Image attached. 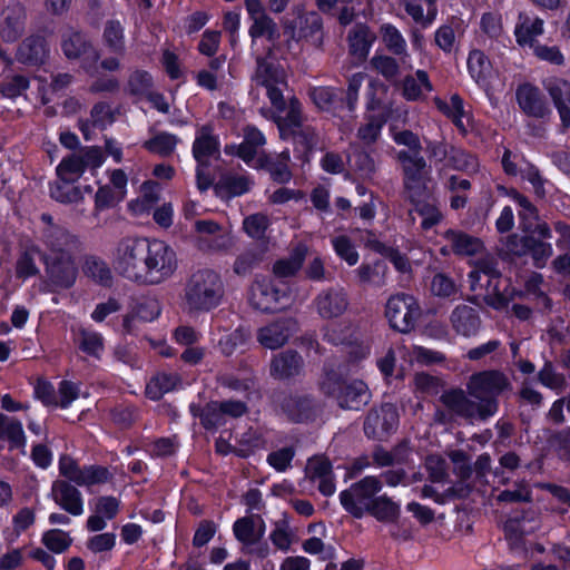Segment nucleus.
Masks as SVG:
<instances>
[{
    "instance_id": "864d4df0",
    "label": "nucleus",
    "mask_w": 570,
    "mask_h": 570,
    "mask_svg": "<svg viewBox=\"0 0 570 570\" xmlns=\"http://www.w3.org/2000/svg\"><path fill=\"white\" fill-rule=\"evenodd\" d=\"M190 411L195 416L200 417L203 426L207 430L219 428L226 423L222 406L216 401L208 403L202 410L193 404L190 405Z\"/></svg>"
},
{
    "instance_id": "6e6d98bb",
    "label": "nucleus",
    "mask_w": 570,
    "mask_h": 570,
    "mask_svg": "<svg viewBox=\"0 0 570 570\" xmlns=\"http://www.w3.org/2000/svg\"><path fill=\"white\" fill-rule=\"evenodd\" d=\"M372 68L386 80H395L401 73L402 62L387 55H375L370 61Z\"/></svg>"
},
{
    "instance_id": "5fc2aeb1",
    "label": "nucleus",
    "mask_w": 570,
    "mask_h": 570,
    "mask_svg": "<svg viewBox=\"0 0 570 570\" xmlns=\"http://www.w3.org/2000/svg\"><path fill=\"white\" fill-rule=\"evenodd\" d=\"M83 272L88 277L104 286H109L111 284V269L105 261L98 257H88L85 262Z\"/></svg>"
},
{
    "instance_id": "1a4fd4ad",
    "label": "nucleus",
    "mask_w": 570,
    "mask_h": 570,
    "mask_svg": "<svg viewBox=\"0 0 570 570\" xmlns=\"http://www.w3.org/2000/svg\"><path fill=\"white\" fill-rule=\"evenodd\" d=\"M256 70L253 80L266 89V95L276 111L285 109L283 91L287 87L285 70L268 57L256 59Z\"/></svg>"
},
{
    "instance_id": "cd10ccee",
    "label": "nucleus",
    "mask_w": 570,
    "mask_h": 570,
    "mask_svg": "<svg viewBox=\"0 0 570 570\" xmlns=\"http://www.w3.org/2000/svg\"><path fill=\"white\" fill-rule=\"evenodd\" d=\"M303 368L302 356L294 351H285L273 356L269 374L274 379L284 380L298 375Z\"/></svg>"
},
{
    "instance_id": "3c124183",
    "label": "nucleus",
    "mask_w": 570,
    "mask_h": 570,
    "mask_svg": "<svg viewBox=\"0 0 570 570\" xmlns=\"http://www.w3.org/2000/svg\"><path fill=\"white\" fill-rule=\"evenodd\" d=\"M478 166V160L473 155L455 146H450L448 160L439 168V171L441 173L444 168H451L453 170L473 173L476 171Z\"/></svg>"
},
{
    "instance_id": "7c9ffc66",
    "label": "nucleus",
    "mask_w": 570,
    "mask_h": 570,
    "mask_svg": "<svg viewBox=\"0 0 570 570\" xmlns=\"http://www.w3.org/2000/svg\"><path fill=\"white\" fill-rule=\"evenodd\" d=\"M282 410L289 420L294 422H304L314 417L316 413V405L311 397L295 394L283 400Z\"/></svg>"
},
{
    "instance_id": "393cba45",
    "label": "nucleus",
    "mask_w": 570,
    "mask_h": 570,
    "mask_svg": "<svg viewBox=\"0 0 570 570\" xmlns=\"http://www.w3.org/2000/svg\"><path fill=\"white\" fill-rule=\"evenodd\" d=\"M307 474L324 497H331L336 491L335 476L330 460L325 456H315L307 462Z\"/></svg>"
},
{
    "instance_id": "473e14b6",
    "label": "nucleus",
    "mask_w": 570,
    "mask_h": 570,
    "mask_svg": "<svg viewBox=\"0 0 570 570\" xmlns=\"http://www.w3.org/2000/svg\"><path fill=\"white\" fill-rule=\"evenodd\" d=\"M435 104L444 115L451 118L462 134H466L472 128L471 117L465 112L463 100L459 95L451 96L449 101L436 99Z\"/></svg>"
},
{
    "instance_id": "4d7b16f0",
    "label": "nucleus",
    "mask_w": 570,
    "mask_h": 570,
    "mask_svg": "<svg viewBox=\"0 0 570 570\" xmlns=\"http://www.w3.org/2000/svg\"><path fill=\"white\" fill-rule=\"evenodd\" d=\"M263 261V252L258 248L247 249L239 254L233 265V271L238 276H247Z\"/></svg>"
},
{
    "instance_id": "6e6552de",
    "label": "nucleus",
    "mask_w": 570,
    "mask_h": 570,
    "mask_svg": "<svg viewBox=\"0 0 570 570\" xmlns=\"http://www.w3.org/2000/svg\"><path fill=\"white\" fill-rule=\"evenodd\" d=\"M382 488V481L377 476H365L342 491L340 502L346 512L356 519H361L366 514Z\"/></svg>"
},
{
    "instance_id": "a211bd4d",
    "label": "nucleus",
    "mask_w": 570,
    "mask_h": 570,
    "mask_svg": "<svg viewBox=\"0 0 570 570\" xmlns=\"http://www.w3.org/2000/svg\"><path fill=\"white\" fill-rule=\"evenodd\" d=\"M397 425V410L393 404L386 403L368 412L364 422V432L368 438L382 439L395 431Z\"/></svg>"
},
{
    "instance_id": "72a5a7b5",
    "label": "nucleus",
    "mask_w": 570,
    "mask_h": 570,
    "mask_svg": "<svg viewBox=\"0 0 570 570\" xmlns=\"http://www.w3.org/2000/svg\"><path fill=\"white\" fill-rule=\"evenodd\" d=\"M375 35L364 24L354 26L348 32L350 53L358 60H365L375 41Z\"/></svg>"
},
{
    "instance_id": "338daca9",
    "label": "nucleus",
    "mask_w": 570,
    "mask_h": 570,
    "mask_svg": "<svg viewBox=\"0 0 570 570\" xmlns=\"http://www.w3.org/2000/svg\"><path fill=\"white\" fill-rule=\"evenodd\" d=\"M308 95L314 105L321 110L331 111L336 106L337 91L332 87H313Z\"/></svg>"
},
{
    "instance_id": "58836bf2",
    "label": "nucleus",
    "mask_w": 570,
    "mask_h": 570,
    "mask_svg": "<svg viewBox=\"0 0 570 570\" xmlns=\"http://www.w3.org/2000/svg\"><path fill=\"white\" fill-rule=\"evenodd\" d=\"M102 43L115 55H124L126 51L125 27L117 19H109L102 29Z\"/></svg>"
},
{
    "instance_id": "e2e57ef3",
    "label": "nucleus",
    "mask_w": 570,
    "mask_h": 570,
    "mask_svg": "<svg viewBox=\"0 0 570 570\" xmlns=\"http://www.w3.org/2000/svg\"><path fill=\"white\" fill-rule=\"evenodd\" d=\"M30 81L26 76L12 75L4 77L0 82V94L4 98L16 99L29 88Z\"/></svg>"
},
{
    "instance_id": "13d9d810",
    "label": "nucleus",
    "mask_w": 570,
    "mask_h": 570,
    "mask_svg": "<svg viewBox=\"0 0 570 570\" xmlns=\"http://www.w3.org/2000/svg\"><path fill=\"white\" fill-rule=\"evenodd\" d=\"M353 326L350 322L334 323L324 327V340L333 345H345L353 341Z\"/></svg>"
},
{
    "instance_id": "a878e982",
    "label": "nucleus",
    "mask_w": 570,
    "mask_h": 570,
    "mask_svg": "<svg viewBox=\"0 0 570 570\" xmlns=\"http://www.w3.org/2000/svg\"><path fill=\"white\" fill-rule=\"evenodd\" d=\"M452 330L464 337L478 334L481 327V318L478 311L469 305L460 304L450 314Z\"/></svg>"
},
{
    "instance_id": "49530a36",
    "label": "nucleus",
    "mask_w": 570,
    "mask_h": 570,
    "mask_svg": "<svg viewBox=\"0 0 570 570\" xmlns=\"http://www.w3.org/2000/svg\"><path fill=\"white\" fill-rule=\"evenodd\" d=\"M509 196L519 207L518 216L520 218L521 228L524 232H531L534 227V224L539 220V213L537 207L527 196L520 194L515 189H512L509 193Z\"/></svg>"
},
{
    "instance_id": "0e129e2a",
    "label": "nucleus",
    "mask_w": 570,
    "mask_h": 570,
    "mask_svg": "<svg viewBox=\"0 0 570 570\" xmlns=\"http://www.w3.org/2000/svg\"><path fill=\"white\" fill-rule=\"evenodd\" d=\"M40 250L37 246L32 245L28 247L18 258L16 264V274L17 277L27 279L29 277L36 276L39 273V268L36 265L35 256L39 254Z\"/></svg>"
},
{
    "instance_id": "69168bd1",
    "label": "nucleus",
    "mask_w": 570,
    "mask_h": 570,
    "mask_svg": "<svg viewBox=\"0 0 570 570\" xmlns=\"http://www.w3.org/2000/svg\"><path fill=\"white\" fill-rule=\"evenodd\" d=\"M249 36L253 40L261 37H266L269 41L274 42L278 39V28L275 21L267 14L253 20L249 28Z\"/></svg>"
},
{
    "instance_id": "4be33fe9",
    "label": "nucleus",
    "mask_w": 570,
    "mask_h": 570,
    "mask_svg": "<svg viewBox=\"0 0 570 570\" xmlns=\"http://www.w3.org/2000/svg\"><path fill=\"white\" fill-rule=\"evenodd\" d=\"M294 322L291 318H279L257 330V342L268 350L283 347L289 340Z\"/></svg>"
},
{
    "instance_id": "5701e85b",
    "label": "nucleus",
    "mask_w": 570,
    "mask_h": 570,
    "mask_svg": "<svg viewBox=\"0 0 570 570\" xmlns=\"http://www.w3.org/2000/svg\"><path fill=\"white\" fill-rule=\"evenodd\" d=\"M561 120L562 130L570 128V82L562 78H550L543 83Z\"/></svg>"
},
{
    "instance_id": "9d476101",
    "label": "nucleus",
    "mask_w": 570,
    "mask_h": 570,
    "mask_svg": "<svg viewBox=\"0 0 570 570\" xmlns=\"http://www.w3.org/2000/svg\"><path fill=\"white\" fill-rule=\"evenodd\" d=\"M60 48L66 59L81 60L82 69L94 75L100 55L85 32L72 27L66 28L60 36Z\"/></svg>"
},
{
    "instance_id": "423d86ee",
    "label": "nucleus",
    "mask_w": 570,
    "mask_h": 570,
    "mask_svg": "<svg viewBox=\"0 0 570 570\" xmlns=\"http://www.w3.org/2000/svg\"><path fill=\"white\" fill-rule=\"evenodd\" d=\"M441 402L453 414L470 421H487L495 415L499 410L498 401H474L469 394L460 389L444 392L441 395Z\"/></svg>"
},
{
    "instance_id": "603ef678",
    "label": "nucleus",
    "mask_w": 570,
    "mask_h": 570,
    "mask_svg": "<svg viewBox=\"0 0 570 570\" xmlns=\"http://www.w3.org/2000/svg\"><path fill=\"white\" fill-rule=\"evenodd\" d=\"M351 154L347 157L350 167L364 178H370L376 170L372 156L358 146L351 145Z\"/></svg>"
},
{
    "instance_id": "39448f33",
    "label": "nucleus",
    "mask_w": 570,
    "mask_h": 570,
    "mask_svg": "<svg viewBox=\"0 0 570 570\" xmlns=\"http://www.w3.org/2000/svg\"><path fill=\"white\" fill-rule=\"evenodd\" d=\"M321 389L326 395L334 397L342 409L357 411L371 399L370 390L363 381L346 382L334 372L325 375Z\"/></svg>"
},
{
    "instance_id": "9b49d317",
    "label": "nucleus",
    "mask_w": 570,
    "mask_h": 570,
    "mask_svg": "<svg viewBox=\"0 0 570 570\" xmlns=\"http://www.w3.org/2000/svg\"><path fill=\"white\" fill-rule=\"evenodd\" d=\"M248 301L257 311L274 313L288 304V287L267 277L257 276L249 287Z\"/></svg>"
},
{
    "instance_id": "774afa93",
    "label": "nucleus",
    "mask_w": 570,
    "mask_h": 570,
    "mask_svg": "<svg viewBox=\"0 0 570 570\" xmlns=\"http://www.w3.org/2000/svg\"><path fill=\"white\" fill-rule=\"evenodd\" d=\"M79 348L83 353L99 358L104 352V338L97 332L81 330L79 334Z\"/></svg>"
},
{
    "instance_id": "bf43d9fd",
    "label": "nucleus",
    "mask_w": 570,
    "mask_h": 570,
    "mask_svg": "<svg viewBox=\"0 0 570 570\" xmlns=\"http://www.w3.org/2000/svg\"><path fill=\"white\" fill-rule=\"evenodd\" d=\"M468 69L476 82H482L490 73L491 62L483 51L475 49L469 53Z\"/></svg>"
},
{
    "instance_id": "aec40b11",
    "label": "nucleus",
    "mask_w": 570,
    "mask_h": 570,
    "mask_svg": "<svg viewBox=\"0 0 570 570\" xmlns=\"http://www.w3.org/2000/svg\"><path fill=\"white\" fill-rule=\"evenodd\" d=\"M191 151L199 165H209L210 158L219 156L220 142L212 125H203L196 130Z\"/></svg>"
},
{
    "instance_id": "37998d69",
    "label": "nucleus",
    "mask_w": 570,
    "mask_h": 570,
    "mask_svg": "<svg viewBox=\"0 0 570 570\" xmlns=\"http://www.w3.org/2000/svg\"><path fill=\"white\" fill-rule=\"evenodd\" d=\"M401 513L400 504L393 501L386 494L377 495L375 501L371 504L366 514L372 515L380 522L392 523L395 522Z\"/></svg>"
},
{
    "instance_id": "bb28decb",
    "label": "nucleus",
    "mask_w": 570,
    "mask_h": 570,
    "mask_svg": "<svg viewBox=\"0 0 570 570\" xmlns=\"http://www.w3.org/2000/svg\"><path fill=\"white\" fill-rule=\"evenodd\" d=\"M277 112L273 119L277 125L281 138L289 139L295 129L304 126L302 105L295 97H292L288 102L285 101V109Z\"/></svg>"
},
{
    "instance_id": "8fccbe9b",
    "label": "nucleus",
    "mask_w": 570,
    "mask_h": 570,
    "mask_svg": "<svg viewBox=\"0 0 570 570\" xmlns=\"http://www.w3.org/2000/svg\"><path fill=\"white\" fill-rule=\"evenodd\" d=\"M267 446L266 432L262 429H248L242 434L239 439V448L236 450V455L247 458L258 450Z\"/></svg>"
},
{
    "instance_id": "6ab92c4d",
    "label": "nucleus",
    "mask_w": 570,
    "mask_h": 570,
    "mask_svg": "<svg viewBox=\"0 0 570 570\" xmlns=\"http://www.w3.org/2000/svg\"><path fill=\"white\" fill-rule=\"evenodd\" d=\"M51 500L65 512L72 517H79L83 513V497L78 485L71 484L68 480H55L51 483Z\"/></svg>"
},
{
    "instance_id": "f704fd0d",
    "label": "nucleus",
    "mask_w": 570,
    "mask_h": 570,
    "mask_svg": "<svg viewBox=\"0 0 570 570\" xmlns=\"http://www.w3.org/2000/svg\"><path fill=\"white\" fill-rule=\"evenodd\" d=\"M405 12L423 28L433 23L438 14L436 0H400Z\"/></svg>"
},
{
    "instance_id": "0eeeda50",
    "label": "nucleus",
    "mask_w": 570,
    "mask_h": 570,
    "mask_svg": "<svg viewBox=\"0 0 570 570\" xmlns=\"http://www.w3.org/2000/svg\"><path fill=\"white\" fill-rule=\"evenodd\" d=\"M58 471L60 476L58 480H68L71 484L87 489L105 484L112 479V473L108 468L98 464L80 465L69 454L59 456Z\"/></svg>"
},
{
    "instance_id": "de8ad7c7",
    "label": "nucleus",
    "mask_w": 570,
    "mask_h": 570,
    "mask_svg": "<svg viewBox=\"0 0 570 570\" xmlns=\"http://www.w3.org/2000/svg\"><path fill=\"white\" fill-rule=\"evenodd\" d=\"M233 531L236 539L246 547L254 546L264 535V523L256 528L255 521L252 518L244 517L235 521Z\"/></svg>"
},
{
    "instance_id": "c03bdc74",
    "label": "nucleus",
    "mask_w": 570,
    "mask_h": 570,
    "mask_svg": "<svg viewBox=\"0 0 570 570\" xmlns=\"http://www.w3.org/2000/svg\"><path fill=\"white\" fill-rule=\"evenodd\" d=\"M445 238L452 250L458 255L471 256L482 249V243L479 238L463 232L450 229L445 233Z\"/></svg>"
},
{
    "instance_id": "4468645a",
    "label": "nucleus",
    "mask_w": 570,
    "mask_h": 570,
    "mask_svg": "<svg viewBox=\"0 0 570 570\" xmlns=\"http://www.w3.org/2000/svg\"><path fill=\"white\" fill-rule=\"evenodd\" d=\"M296 16L284 24L285 33L295 41H308L315 48H322L323 32L322 19L314 11H304L297 9Z\"/></svg>"
},
{
    "instance_id": "20e7f679",
    "label": "nucleus",
    "mask_w": 570,
    "mask_h": 570,
    "mask_svg": "<svg viewBox=\"0 0 570 570\" xmlns=\"http://www.w3.org/2000/svg\"><path fill=\"white\" fill-rule=\"evenodd\" d=\"M42 227L39 240L45 246L42 256L80 255L83 244L80 237L55 222L48 213L40 215Z\"/></svg>"
},
{
    "instance_id": "09e8293b",
    "label": "nucleus",
    "mask_w": 570,
    "mask_h": 570,
    "mask_svg": "<svg viewBox=\"0 0 570 570\" xmlns=\"http://www.w3.org/2000/svg\"><path fill=\"white\" fill-rule=\"evenodd\" d=\"M179 382L176 373H158L146 385V395L153 401L160 400L164 394L173 391Z\"/></svg>"
},
{
    "instance_id": "c756f323",
    "label": "nucleus",
    "mask_w": 570,
    "mask_h": 570,
    "mask_svg": "<svg viewBox=\"0 0 570 570\" xmlns=\"http://www.w3.org/2000/svg\"><path fill=\"white\" fill-rule=\"evenodd\" d=\"M380 32L386 49L394 56L400 57L404 69L411 70L413 66L410 63L406 40L401 31L391 23H384L381 26Z\"/></svg>"
},
{
    "instance_id": "ea45409f",
    "label": "nucleus",
    "mask_w": 570,
    "mask_h": 570,
    "mask_svg": "<svg viewBox=\"0 0 570 570\" xmlns=\"http://www.w3.org/2000/svg\"><path fill=\"white\" fill-rule=\"evenodd\" d=\"M151 137L144 141L142 147L151 154L160 157H169L176 150L180 139L167 131L150 130Z\"/></svg>"
},
{
    "instance_id": "412c9836",
    "label": "nucleus",
    "mask_w": 570,
    "mask_h": 570,
    "mask_svg": "<svg viewBox=\"0 0 570 570\" xmlns=\"http://www.w3.org/2000/svg\"><path fill=\"white\" fill-rule=\"evenodd\" d=\"M244 140L239 145H227L225 153L236 155L247 165H250L257 157L259 150L266 144L264 134L253 125H247L243 129Z\"/></svg>"
},
{
    "instance_id": "f3484780",
    "label": "nucleus",
    "mask_w": 570,
    "mask_h": 570,
    "mask_svg": "<svg viewBox=\"0 0 570 570\" xmlns=\"http://www.w3.org/2000/svg\"><path fill=\"white\" fill-rule=\"evenodd\" d=\"M27 9L16 0L9 1L0 12V39L4 42H16L26 31Z\"/></svg>"
},
{
    "instance_id": "e433bc0d",
    "label": "nucleus",
    "mask_w": 570,
    "mask_h": 570,
    "mask_svg": "<svg viewBox=\"0 0 570 570\" xmlns=\"http://www.w3.org/2000/svg\"><path fill=\"white\" fill-rule=\"evenodd\" d=\"M433 86L429 79L426 71L416 70L415 75H407L402 81L403 97L409 101H415L424 97L426 92H431Z\"/></svg>"
},
{
    "instance_id": "ddd939ff",
    "label": "nucleus",
    "mask_w": 570,
    "mask_h": 570,
    "mask_svg": "<svg viewBox=\"0 0 570 570\" xmlns=\"http://www.w3.org/2000/svg\"><path fill=\"white\" fill-rule=\"evenodd\" d=\"M421 315L415 298L409 294H396L387 299L385 316L391 326L401 333H409Z\"/></svg>"
},
{
    "instance_id": "f8f14e48",
    "label": "nucleus",
    "mask_w": 570,
    "mask_h": 570,
    "mask_svg": "<svg viewBox=\"0 0 570 570\" xmlns=\"http://www.w3.org/2000/svg\"><path fill=\"white\" fill-rule=\"evenodd\" d=\"M512 390L509 377L499 370H485L474 373L466 383V393L474 400L498 401V397Z\"/></svg>"
},
{
    "instance_id": "c9c22d12",
    "label": "nucleus",
    "mask_w": 570,
    "mask_h": 570,
    "mask_svg": "<svg viewBox=\"0 0 570 570\" xmlns=\"http://www.w3.org/2000/svg\"><path fill=\"white\" fill-rule=\"evenodd\" d=\"M76 180L57 178L49 184L50 197L60 204H79L82 202V189L75 185Z\"/></svg>"
},
{
    "instance_id": "f257e3e1",
    "label": "nucleus",
    "mask_w": 570,
    "mask_h": 570,
    "mask_svg": "<svg viewBox=\"0 0 570 570\" xmlns=\"http://www.w3.org/2000/svg\"><path fill=\"white\" fill-rule=\"evenodd\" d=\"M115 271L138 285H159L178 267L175 249L164 240L139 237L122 238L115 247Z\"/></svg>"
},
{
    "instance_id": "680f3d73",
    "label": "nucleus",
    "mask_w": 570,
    "mask_h": 570,
    "mask_svg": "<svg viewBox=\"0 0 570 570\" xmlns=\"http://www.w3.org/2000/svg\"><path fill=\"white\" fill-rule=\"evenodd\" d=\"M86 168L79 154H71L62 158L56 168L58 178H67L78 180L85 173Z\"/></svg>"
},
{
    "instance_id": "2eb2a0df",
    "label": "nucleus",
    "mask_w": 570,
    "mask_h": 570,
    "mask_svg": "<svg viewBox=\"0 0 570 570\" xmlns=\"http://www.w3.org/2000/svg\"><path fill=\"white\" fill-rule=\"evenodd\" d=\"M312 305L322 320L330 321L343 316L348 311L351 302L347 291L335 285L320 291Z\"/></svg>"
},
{
    "instance_id": "052dcab7",
    "label": "nucleus",
    "mask_w": 570,
    "mask_h": 570,
    "mask_svg": "<svg viewBox=\"0 0 570 570\" xmlns=\"http://www.w3.org/2000/svg\"><path fill=\"white\" fill-rule=\"evenodd\" d=\"M42 544L53 553L65 552L72 543V538L60 529H50L42 533Z\"/></svg>"
},
{
    "instance_id": "c85d7f7f",
    "label": "nucleus",
    "mask_w": 570,
    "mask_h": 570,
    "mask_svg": "<svg viewBox=\"0 0 570 570\" xmlns=\"http://www.w3.org/2000/svg\"><path fill=\"white\" fill-rule=\"evenodd\" d=\"M48 49L45 38L29 36L19 45L16 58L23 65L37 66L45 62Z\"/></svg>"
},
{
    "instance_id": "b1692460",
    "label": "nucleus",
    "mask_w": 570,
    "mask_h": 570,
    "mask_svg": "<svg viewBox=\"0 0 570 570\" xmlns=\"http://www.w3.org/2000/svg\"><path fill=\"white\" fill-rule=\"evenodd\" d=\"M515 96L519 107L525 115L541 119L550 117L551 109L539 88L524 83L518 87Z\"/></svg>"
},
{
    "instance_id": "f03ea898",
    "label": "nucleus",
    "mask_w": 570,
    "mask_h": 570,
    "mask_svg": "<svg viewBox=\"0 0 570 570\" xmlns=\"http://www.w3.org/2000/svg\"><path fill=\"white\" fill-rule=\"evenodd\" d=\"M391 136L397 146L404 147L395 153L400 166L405 197L415 206L422 217L421 226L430 229L438 225L443 216L434 202H425L431 166L422 155L423 146L417 134L409 129H392Z\"/></svg>"
},
{
    "instance_id": "79ce46f5",
    "label": "nucleus",
    "mask_w": 570,
    "mask_h": 570,
    "mask_svg": "<svg viewBox=\"0 0 570 570\" xmlns=\"http://www.w3.org/2000/svg\"><path fill=\"white\" fill-rule=\"evenodd\" d=\"M518 240L522 243L521 249L515 250L519 253H530L533 264L538 268L543 267L553 253L551 244L537 240L532 236L514 237L512 242Z\"/></svg>"
},
{
    "instance_id": "dca6fc26",
    "label": "nucleus",
    "mask_w": 570,
    "mask_h": 570,
    "mask_svg": "<svg viewBox=\"0 0 570 570\" xmlns=\"http://www.w3.org/2000/svg\"><path fill=\"white\" fill-rule=\"evenodd\" d=\"M79 255L42 256L49 283L56 288H69L77 278Z\"/></svg>"
},
{
    "instance_id": "7ed1b4c3",
    "label": "nucleus",
    "mask_w": 570,
    "mask_h": 570,
    "mask_svg": "<svg viewBox=\"0 0 570 570\" xmlns=\"http://www.w3.org/2000/svg\"><path fill=\"white\" fill-rule=\"evenodd\" d=\"M224 296L220 274L212 268H200L186 281L181 299L188 313H207L218 307Z\"/></svg>"
},
{
    "instance_id": "a18cd8bd",
    "label": "nucleus",
    "mask_w": 570,
    "mask_h": 570,
    "mask_svg": "<svg viewBox=\"0 0 570 570\" xmlns=\"http://www.w3.org/2000/svg\"><path fill=\"white\" fill-rule=\"evenodd\" d=\"M306 254L307 247L303 244H299L294 248L288 258L279 259L274 264V275L278 278H287L294 276L301 269Z\"/></svg>"
},
{
    "instance_id": "2f4dec72",
    "label": "nucleus",
    "mask_w": 570,
    "mask_h": 570,
    "mask_svg": "<svg viewBox=\"0 0 570 570\" xmlns=\"http://www.w3.org/2000/svg\"><path fill=\"white\" fill-rule=\"evenodd\" d=\"M543 33V20L538 17H530L520 13L519 22L515 26L514 35L517 42L522 47L538 45L537 37Z\"/></svg>"
},
{
    "instance_id": "a19ab883",
    "label": "nucleus",
    "mask_w": 570,
    "mask_h": 570,
    "mask_svg": "<svg viewBox=\"0 0 570 570\" xmlns=\"http://www.w3.org/2000/svg\"><path fill=\"white\" fill-rule=\"evenodd\" d=\"M355 273L361 285L382 287L386 283L387 265L383 261H375L362 264Z\"/></svg>"
},
{
    "instance_id": "4c0bfd02",
    "label": "nucleus",
    "mask_w": 570,
    "mask_h": 570,
    "mask_svg": "<svg viewBox=\"0 0 570 570\" xmlns=\"http://www.w3.org/2000/svg\"><path fill=\"white\" fill-rule=\"evenodd\" d=\"M253 183L244 175L227 174L220 177L215 186L216 194L222 198H232L246 194Z\"/></svg>"
}]
</instances>
